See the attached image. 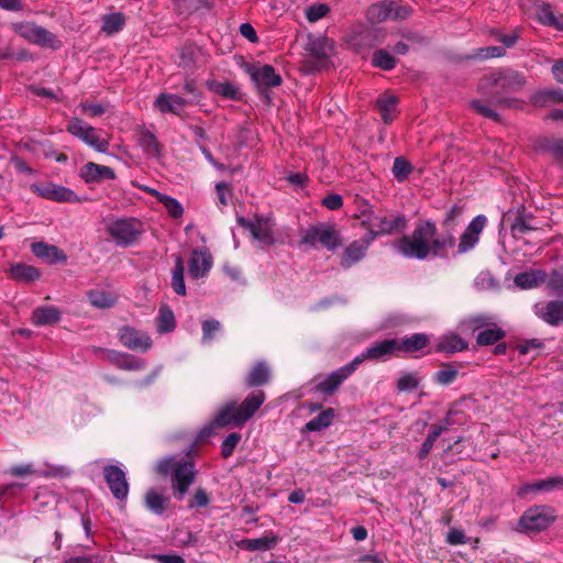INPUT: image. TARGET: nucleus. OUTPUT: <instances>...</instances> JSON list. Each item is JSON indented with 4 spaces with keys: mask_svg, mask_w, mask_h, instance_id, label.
Listing matches in <instances>:
<instances>
[{
    "mask_svg": "<svg viewBox=\"0 0 563 563\" xmlns=\"http://www.w3.org/2000/svg\"><path fill=\"white\" fill-rule=\"evenodd\" d=\"M372 64L384 70H390L396 66V58L385 49H378L373 54Z\"/></svg>",
    "mask_w": 563,
    "mask_h": 563,
    "instance_id": "obj_53",
    "label": "nucleus"
},
{
    "mask_svg": "<svg viewBox=\"0 0 563 563\" xmlns=\"http://www.w3.org/2000/svg\"><path fill=\"white\" fill-rule=\"evenodd\" d=\"M548 287L554 292L563 291V273L553 272L548 279Z\"/></svg>",
    "mask_w": 563,
    "mask_h": 563,
    "instance_id": "obj_64",
    "label": "nucleus"
},
{
    "mask_svg": "<svg viewBox=\"0 0 563 563\" xmlns=\"http://www.w3.org/2000/svg\"><path fill=\"white\" fill-rule=\"evenodd\" d=\"M467 349L466 342L456 334H449L442 336L438 344L437 351L443 353H455Z\"/></svg>",
    "mask_w": 563,
    "mask_h": 563,
    "instance_id": "obj_33",
    "label": "nucleus"
},
{
    "mask_svg": "<svg viewBox=\"0 0 563 563\" xmlns=\"http://www.w3.org/2000/svg\"><path fill=\"white\" fill-rule=\"evenodd\" d=\"M103 476L112 495L119 500H124L129 494L125 472L118 465H108L103 468Z\"/></svg>",
    "mask_w": 563,
    "mask_h": 563,
    "instance_id": "obj_15",
    "label": "nucleus"
},
{
    "mask_svg": "<svg viewBox=\"0 0 563 563\" xmlns=\"http://www.w3.org/2000/svg\"><path fill=\"white\" fill-rule=\"evenodd\" d=\"M358 366V360H352L349 364L329 374L317 384V390L324 395H332L339 386L350 377Z\"/></svg>",
    "mask_w": 563,
    "mask_h": 563,
    "instance_id": "obj_14",
    "label": "nucleus"
},
{
    "mask_svg": "<svg viewBox=\"0 0 563 563\" xmlns=\"http://www.w3.org/2000/svg\"><path fill=\"white\" fill-rule=\"evenodd\" d=\"M156 327L159 333L172 332L175 327V316L172 309L167 306H162L156 318Z\"/></svg>",
    "mask_w": 563,
    "mask_h": 563,
    "instance_id": "obj_42",
    "label": "nucleus"
},
{
    "mask_svg": "<svg viewBox=\"0 0 563 563\" xmlns=\"http://www.w3.org/2000/svg\"><path fill=\"white\" fill-rule=\"evenodd\" d=\"M213 264V258L210 251L202 246L197 247L192 251L189 260V275L194 279L203 278Z\"/></svg>",
    "mask_w": 563,
    "mask_h": 563,
    "instance_id": "obj_19",
    "label": "nucleus"
},
{
    "mask_svg": "<svg viewBox=\"0 0 563 563\" xmlns=\"http://www.w3.org/2000/svg\"><path fill=\"white\" fill-rule=\"evenodd\" d=\"M241 441V434L238 432L230 433L221 444V454L223 457H229L233 454L236 445Z\"/></svg>",
    "mask_w": 563,
    "mask_h": 563,
    "instance_id": "obj_57",
    "label": "nucleus"
},
{
    "mask_svg": "<svg viewBox=\"0 0 563 563\" xmlns=\"http://www.w3.org/2000/svg\"><path fill=\"white\" fill-rule=\"evenodd\" d=\"M530 100L534 106L539 107H545L550 102H563V90L550 89L538 91L531 96Z\"/></svg>",
    "mask_w": 563,
    "mask_h": 563,
    "instance_id": "obj_40",
    "label": "nucleus"
},
{
    "mask_svg": "<svg viewBox=\"0 0 563 563\" xmlns=\"http://www.w3.org/2000/svg\"><path fill=\"white\" fill-rule=\"evenodd\" d=\"M271 372L268 366L260 362L257 363L246 377V385L256 387L266 384L269 380Z\"/></svg>",
    "mask_w": 563,
    "mask_h": 563,
    "instance_id": "obj_39",
    "label": "nucleus"
},
{
    "mask_svg": "<svg viewBox=\"0 0 563 563\" xmlns=\"http://www.w3.org/2000/svg\"><path fill=\"white\" fill-rule=\"evenodd\" d=\"M139 144L146 155L151 157L159 156L161 145L152 132L143 130L139 136Z\"/></svg>",
    "mask_w": 563,
    "mask_h": 563,
    "instance_id": "obj_41",
    "label": "nucleus"
},
{
    "mask_svg": "<svg viewBox=\"0 0 563 563\" xmlns=\"http://www.w3.org/2000/svg\"><path fill=\"white\" fill-rule=\"evenodd\" d=\"M487 223V218L483 214L475 217L471 223L465 229L464 233L460 238V242L457 245V252L460 254L467 253L479 241V235L483 232L485 225Z\"/></svg>",
    "mask_w": 563,
    "mask_h": 563,
    "instance_id": "obj_17",
    "label": "nucleus"
},
{
    "mask_svg": "<svg viewBox=\"0 0 563 563\" xmlns=\"http://www.w3.org/2000/svg\"><path fill=\"white\" fill-rule=\"evenodd\" d=\"M547 148L556 161L563 164V140L550 141Z\"/></svg>",
    "mask_w": 563,
    "mask_h": 563,
    "instance_id": "obj_63",
    "label": "nucleus"
},
{
    "mask_svg": "<svg viewBox=\"0 0 563 563\" xmlns=\"http://www.w3.org/2000/svg\"><path fill=\"white\" fill-rule=\"evenodd\" d=\"M554 518L552 508L533 507L523 512L519 525L523 531H541L547 529Z\"/></svg>",
    "mask_w": 563,
    "mask_h": 563,
    "instance_id": "obj_11",
    "label": "nucleus"
},
{
    "mask_svg": "<svg viewBox=\"0 0 563 563\" xmlns=\"http://www.w3.org/2000/svg\"><path fill=\"white\" fill-rule=\"evenodd\" d=\"M547 282L543 269H530L515 276L514 283L520 289H532Z\"/></svg>",
    "mask_w": 563,
    "mask_h": 563,
    "instance_id": "obj_26",
    "label": "nucleus"
},
{
    "mask_svg": "<svg viewBox=\"0 0 563 563\" xmlns=\"http://www.w3.org/2000/svg\"><path fill=\"white\" fill-rule=\"evenodd\" d=\"M66 130L69 134L99 153H107L109 150V141L101 137L96 128L79 118H70Z\"/></svg>",
    "mask_w": 563,
    "mask_h": 563,
    "instance_id": "obj_7",
    "label": "nucleus"
},
{
    "mask_svg": "<svg viewBox=\"0 0 563 563\" xmlns=\"http://www.w3.org/2000/svg\"><path fill=\"white\" fill-rule=\"evenodd\" d=\"M412 170H413V166L404 156H397L394 159L391 172H393L394 177L398 181H400V183L405 181L408 178V176L412 173Z\"/></svg>",
    "mask_w": 563,
    "mask_h": 563,
    "instance_id": "obj_51",
    "label": "nucleus"
},
{
    "mask_svg": "<svg viewBox=\"0 0 563 563\" xmlns=\"http://www.w3.org/2000/svg\"><path fill=\"white\" fill-rule=\"evenodd\" d=\"M90 303L97 308H110L115 303V296L104 290H90L88 292Z\"/></svg>",
    "mask_w": 563,
    "mask_h": 563,
    "instance_id": "obj_49",
    "label": "nucleus"
},
{
    "mask_svg": "<svg viewBox=\"0 0 563 563\" xmlns=\"http://www.w3.org/2000/svg\"><path fill=\"white\" fill-rule=\"evenodd\" d=\"M247 550L256 551V550H268L273 548L276 543V540L273 538H257V539H249L244 541Z\"/></svg>",
    "mask_w": 563,
    "mask_h": 563,
    "instance_id": "obj_58",
    "label": "nucleus"
},
{
    "mask_svg": "<svg viewBox=\"0 0 563 563\" xmlns=\"http://www.w3.org/2000/svg\"><path fill=\"white\" fill-rule=\"evenodd\" d=\"M168 501L169 498L156 489H150L144 497L146 508L155 515H163L167 509Z\"/></svg>",
    "mask_w": 563,
    "mask_h": 563,
    "instance_id": "obj_31",
    "label": "nucleus"
},
{
    "mask_svg": "<svg viewBox=\"0 0 563 563\" xmlns=\"http://www.w3.org/2000/svg\"><path fill=\"white\" fill-rule=\"evenodd\" d=\"M534 313L550 325H558L563 321V300H552L533 306Z\"/></svg>",
    "mask_w": 563,
    "mask_h": 563,
    "instance_id": "obj_21",
    "label": "nucleus"
},
{
    "mask_svg": "<svg viewBox=\"0 0 563 563\" xmlns=\"http://www.w3.org/2000/svg\"><path fill=\"white\" fill-rule=\"evenodd\" d=\"M459 375V371L452 363H445L442 367L437 371L433 375V382L441 385L446 386L452 384Z\"/></svg>",
    "mask_w": 563,
    "mask_h": 563,
    "instance_id": "obj_47",
    "label": "nucleus"
},
{
    "mask_svg": "<svg viewBox=\"0 0 563 563\" xmlns=\"http://www.w3.org/2000/svg\"><path fill=\"white\" fill-rule=\"evenodd\" d=\"M107 358L118 368L122 371H141L145 368L146 362L135 355L118 352L114 350L107 351Z\"/></svg>",
    "mask_w": 563,
    "mask_h": 563,
    "instance_id": "obj_23",
    "label": "nucleus"
},
{
    "mask_svg": "<svg viewBox=\"0 0 563 563\" xmlns=\"http://www.w3.org/2000/svg\"><path fill=\"white\" fill-rule=\"evenodd\" d=\"M407 225L405 216L397 214L390 218L383 216H373L369 219V233L368 235H383L401 232Z\"/></svg>",
    "mask_w": 563,
    "mask_h": 563,
    "instance_id": "obj_13",
    "label": "nucleus"
},
{
    "mask_svg": "<svg viewBox=\"0 0 563 563\" xmlns=\"http://www.w3.org/2000/svg\"><path fill=\"white\" fill-rule=\"evenodd\" d=\"M32 192L37 195L41 198L52 200L55 202H69L75 203L79 202L80 199L71 189L56 185L53 183H44V184H32L30 186Z\"/></svg>",
    "mask_w": 563,
    "mask_h": 563,
    "instance_id": "obj_12",
    "label": "nucleus"
},
{
    "mask_svg": "<svg viewBox=\"0 0 563 563\" xmlns=\"http://www.w3.org/2000/svg\"><path fill=\"white\" fill-rule=\"evenodd\" d=\"M301 243L310 247L321 245L328 251H335L341 245L342 238L334 224L320 222L301 232Z\"/></svg>",
    "mask_w": 563,
    "mask_h": 563,
    "instance_id": "obj_6",
    "label": "nucleus"
},
{
    "mask_svg": "<svg viewBox=\"0 0 563 563\" xmlns=\"http://www.w3.org/2000/svg\"><path fill=\"white\" fill-rule=\"evenodd\" d=\"M493 324H496L495 318L493 316H476L471 320V325L473 327V330L478 332L481 330L492 327Z\"/></svg>",
    "mask_w": 563,
    "mask_h": 563,
    "instance_id": "obj_60",
    "label": "nucleus"
},
{
    "mask_svg": "<svg viewBox=\"0 0 563 563\" xmlns=\"http://www.w3.org/2000/svg\"><path fill=\"white\" fill-rule=\"evenodd\" d=\"M238 412L234 402H229L222 407L212 421V427L223 428L227 426L241 427L243 423H236Z\"/></svg>",
    "mask_w": 563,
    "mask_h": 563,
    "instance_id": "obj_30",
    "label": "nucleus"
},
{
    "mask_svg": "<svg viewBox=\"0 0 563 563\" xmlns=\"http://www.w3.org/2000/svg\"><path fill=\"white\" fill-rule=\"evenodd\" d=\"M106 230L117 246L128 247L137 241L144 227L136 218H117L107 222Z\"/></svg>",
    "mask_w": 563,
    "mask_h": 563,
    "instance_id": "obj_3",
    "label": "nucleus"
},
{
    "mask_svg": "<svg viewBox=\"0 0 563 563\" xmlns=\"http://www.w3.org/2000/svg\"><path fill=\"white\" fill-rule=\"evenodd\" d=\"M505 336V331L497 324L481 330L477 333L476 342L479 345H493Z\"/></svg>",
    "mask_w": 563,
    "mask_h": 563,
    "instance_id": "obj_45",
    "label": "nucleus"
},
{
    "mask_svg": "<svg viewBox=\"0 0 563 563\" xmlns=\"http://www.w3.org/2000/svg\"><path fill=\"white\" fill-rule=\"evenodd\" d=\"M373 240L374 235H367L363 239L353 241L351 244H349L343 252L341 266L344 268H349L353 264L361 261L365 256L366 251Z\"/></svg>",
    "mask_w": 563,
    "mask_h": 563,
    "instance_id": "obj_22",
    "label": "nucleus"
},
{
    "mask_svg": "<svg viewBox=\"0 0 563 563\" xmlns=\"http://www.w3.org/2000/svg\"><path fill=\"white\" fill-rule=\"evenodd\" d=\"M71 474V471L67 466H49L47 470L41 473L44 477H67Z\"/></svg>",
    "mask_w": 563,
    "mask_h": 563,
    "instance_id": "obj_62",
    "label": "nucleus"
},
{
    "mask_svg": "<svg viewBox=\"0 0 563 563\" xmlns=\"http://www.w3.org/2000/svg\"><path fill=\"white\" fill-rule=\"evenodd\" d=\"M397 353H399L398 339H388L372 344L354 360H358L360 365L365 360H386Z\"/></svg>",
    "mask_w": 563,
    "mask_h": 563,
    "instance_id": "obj_18",
    "label": "nucleus"
},
{
    "mask_svg": "<svg viewBox=\"0 0 563 563\" xmlns=\"http://www.w3.org/2000/svg\"><path fill=\"white\" fill-rule=\"evenodd\" d=\"M243 69L250 76L256 88L261 91L267 88L278 87L282 84L280 75L277 74L274 67L271 65H262L260 63H245L243 65Z\"/></svg>",
    "mask_w": 563,
    "mask_h": 563,
    "instance_id": "obj_10",
    "label": "nucleus"
},
{
    "mask_svg": "<svg viewBox=\"0 0 563 563\" xmlns=\"http://www.w3.org/2000/svg\"><path fill=\"white\" fill-rule=\"evenodd\" d=\"M239 224L250 231L252 238L261 246H269L275 243V222L271 216H255L253 219H238Z\"/></svg>",
    "mask_w": 563,
    "mask_h": 563,
    "instance_id": "obj_8",
    "label": "nucleus"
},
{
    "mask_svg": "<svg viewBox=\"0 0 563 563\" xmlns=\"http://www.w3.org/2000/svg\"><path fill=\"white\" fill-rule=\"evenodd\" d=\"M11 30L31 44L53 51L62 47V42L47 29L33 21H19L10 24Z\"/></svg>",
    "mask_w": 563,
    "mask_h": 563,
    "instance_id": "obj_5",
    "label": "nucleus"
},
{
    "mask_svg": "<svg viewBox=\"0 0 563 563\" xmlns=\"http://www.w3.org/2000/svg\"><path fill=\"white\" fill-rule=\"evenodd\" d=\"M120 342L129 350L146 352L152 347V340L146 332L132 327H122L119 331Z\"/></svg>",
    "mask_w": 563,
    "mask_h": 563,
    "instance_id": "obj_16",
    "label": "nucleus"
},
{
    "mask_svg": "<svg viewBox=\"0 0 563 563\" xmlns=\"http://www.w3.org/2000/svg\"><path fill=\"white\" fill-rule=\"evenodd\" d=\"M221 323L216 319L202 322V343H210L214 339V334L220 332Z\"/></svg>",
    "mask_w": 563,
    "mask_h": 563,
    "instance_id": "obj_56",
    "label": "nucleus"
},
{
    "mask_svg": "<svg viewBox=\"0 0 563 563\" xmlns=\"http://www.w3.org/2000/svg\"><path fill=\"white\" fill-rule=\"evenodd\" d=\"M60 320V311L54 306H42L34 309L32 323L42 327L57 323Z\"/></svg>",
    "mask_w": 563,
    "mask_h": 563,
    "instance_id": "obj_28",
    "label": "nucleus"
},
{
    "mask_svg": "<svg viewBox=\"0 0 563 563\" xmlns=\"http://www.w3.org/2000/svg\"><path fill=\"white\" fill-rule=\"evenodd\" d=\"M421 383V377L418 373L406 372L400 374L397 379L396 388L399 393L416 390Z\"/></svg>",
    "mask_w": 563,
    "mask_h": 563,
    "instance_id": "obj_48",
    "label": "nucleus"
},
{
    "mask_svg": "<svg viewBox=\"0 0 563 563\" xmlns=\"http://www.w3.org/2000/svg\"><path fill=\"white\" fill-rule=\"evenodd\" d=\"M537 228L531 223L525 212H519L510 227L511 234L515 239H519L522 234L536 230Z\"/></svg>",
    "mask_w": 563,
    "mask_h": 563,
    "instance_id": "obj_50",
    "label": "nucleus"
},
{
    "mask_svg": "<svg viewBox=\"0 0 563 563\" xmlns=\"http://www.w3.org/2000/svg\"><path fill=\"white\" fill-rule=\"evenodd\" d=\"M80 177L86 183H98L104 179H114L115 174L114 170L108 166L89 162L80 168Z\"/></svg>",
    "mask_w": 563,
    "mask_h": 563,
    "instance_id": "obj_25",
    "label": "nucleus"
},
{
    "mask_svg": "<svg viewBox=\"0 0 563 563\" xmlns=\"http://www.w3.org/2000/svg\"><path fill=\"white\" fill-rule=\"evenodd\" d=\"M155 470L161 475L172 473V487L175 497L179 500L186 495L195 479L194 464L189 461H178L173 456L159 460Z\"/></svg>",
    "mask_w": 563,
    "mask_h": 563,
    "instance_id": "obj_2",
    "label": "nucleus"
},
{
    "mask_svg": "<svg viewBox=\"0 0 563 563\" xmlns=\"http://www.w3.org/2000/svg\"><path fill=\"white\" fill-rule=\"evenodd\" d=\"M101 21V32L112 36L123 30L126 19L122 12H112L103 14Z\"/></svg>",
    "mask_w": 563,
    "mask_h": 563,
    "instance_id": "obj_29",
    "label": "nucleus"
},
{
    "mask_svg": "<svg viewBox=\"0 0 563 563\" xmlns=\"http://www.w3.org/2000/svg\"><path fill=\"white\" fill-rule=\"evenodd\" d=\"M333 418H334V410L332 408H329V409L320 412L313 419L309 420L306 423V429L308 431H313V432L321 431V430L328 428L332 423Z\"/></svg>",
    "mask_w": 563,
    "mask_h": 563,
    "instance_id": "obj_46",
    "label": "nucleus"
},
{
    "mask_svg": "<svg viewBox=\"0 0 563 563\" xmlns=\"http://www.w3.org/2000/svg\"><path fill=\"white\" fill-rule=\"evenodd\" d=\"M471 107L478 114H481V115H483L485 118H488V119H492V120H495V121L498 120L497 112L492 107H489L488 104H485L484 102H482L479 100L471 101Z\"/></svg>",
    "mask_w": 563,
    "mask_h": 563,
    "instance_id": "obj_59",
    "label": "nucleus"
},
{
    "mask_svg": "<svg viewBox=\"0 0 563 563\" xmlns=\"http://www.w3.org/2000/svg\"><path fill=\"white\" fill-rule=\"evenodd\" d=\"M329 12L330 7L327 3H312L305 10V15L310 23H316L327 16Z\"/></svg>",
    "mask_w": 563,
    "mask_h": 563,
    "instance_id": "obj_54",
    "label": "nucleus"
},
{
    "mask_svg": "<svg viewBox=\"0 0 563 563\" xmlns=\"http://www.w3.org/2000/svg\"><path fill=\"white\" fill-rule=\"evenodd\" d=\"M207 88L219 96L225 97L228 99L235 100L239 96V89L235 85L230 81H218V80H207Z\"/></svg>",
    "mask_w": 563,
    "mask_h": 563,
    "instance_id": "obj_37",
    "label": "nucleus"
},
{
    "mask_svg": "<svg viewBox=\"0 0 563 563\" xmlns=\"http://www.w3.org/2000/svg\"><path fill=\"white\" fill-rule=\"evenodd\" d=\"M11 276L18 282H33L40 277L37 268L23 264L16 263L10 267Z\"/></svg>",
    "mask_w": 563,
    "mask_h": 563,
    "instance_id": "obj_38",
    "label": "nucleus"
},
{
    "mask_svg": "<svg viewBox=\"0 0 563 563\" xmlns=\"http://www.w3.org/2000/svg\"><path fill=\"white\" fill-rule=\"evenodd\" d=\"M455 244V239L452 234L445 236L433 238L429 242L430 255L432 256H445L446 251L452 249Z\"/></svg>",
    "mask_w": 563,
    "mask_h": 563,
    "instance_id": "obj_44",
    "label": "nucleus"
},
{
    "mask_svg": "<svg viewBox=\"0 0 563 563\" xmlns=\"http://www.w3.org/2000/svg\"><path fill=\"white\" fill-rule=\"evenodd\" d=\"M563 487V476L549 477L533 484H526L521 488V493L529 492H552L556 488Z\"/></svg>",
    "mask_w": 563,
    "mask_h": 563,
    "instance_id": "obj_35",
    "label": "nucleus"
},
{
    "mask_svg": "<svg viewBox=\"0 0 563 563\" xmlns=\"http://www.w3.org/2000/svg\"><path fill=\"white\" fill-rule=\"evenodd\" d=\"M446 426H433L427 439L421 445V449L418 453V457L423 460L428 456L430 451L432 450L437 439L446 430Z\"/></svg>",
    "mask_w": 563,
    "mask_h": 563,
    "instance_id": "obj_52",
    "label": "nucleus"
},
{
    "mask_svg": "<svg viewBox=\"0 0 563 563\" xmlns=\"http://www.w3.org/2000/svg\"><path fill=\"white\" fill-rule=\"evenodd\" d=\"M429 343V338L423 333H415L410 336L398 339L399 352L413 353L422 350Z\"/></svg>",
    "mask_w": 563,
    "mask_h": 563,
    "instance_id": "obj_32",
    "label": "nucleus"
},
{
    "mask_svg": "<svg viewBox=\"0 0 563 563\" xmlns=\"http://www.w3.org/2000/svg\"><path fill=\"white\" fill-rule=\"evenodd\" d=\"M264 400L265 395L263 391H256L247 396L236 408L238 417L235 422L244 424L262 406Z\"/></svg>",
    "mask_w": 563,
    "mask_h": 563,
    "instance_id": "obj_24",
    "label": "nucleus"
},
{
    "mask_svg": "<svg viewBox=\"0 0 563 563\" xmlns=\"http://www.w3.org/2000/svg\"><path fill=\"white\" fill-rule=\"evenodd\" d=\"M437 227L431 221H421L415 228L410 236L400 238L395 247L409 258L424 260L430 256L429 242L434 238Z\"/></svg>",
    "mask_w": 563,
    "mask_h": 563,
    "instance_id": "obj_1",
    "label": "nucleus"
},
{
    "mask_svg": "<svg viewBox=\"0 0 563 563\" xmlns=\"http://www.w3.org/2000/svg\"><path fill=\"white\" fill-rule=\"evenodd\" d=\"M485 81L495 89L496 103L504 107H511L515 100L501 98L499 95L518 91L526 82L521 74L511 69L492 73L485 77Z\"/></svg>",
    "mask_w": 563,
    "mask_h": 563,
    "instance_id": "obj_4",
    "label": "nucleus"
},
{
    "mask_svg": "<svg viewBox=\"0 0 563 563\" xmlns=\"http://www.w3.org/2000/svg\"><path fill=\"white\" fill-rule=\"evenodd\" d=\"M505 54V49L499 46H487L478 48L475 56L481 59H488L493 57H500Z\"/></svg>",
    "mask_w": 563,
    "mask_h": 563,
    "instance_id": "obj_61",
    "label": "nucleus"
},
{
    "mask_svg": "<svg viewBox=\"0 0 563 563\" xmlns=\"http://www.w3.org/2000/svg\"><path fill=\"white\" fill-rule=\"evenodd\" d=\"M32 252L36 257L47 260L49 263H65L67 261L63 251L44 242L33 243Z\"/></svg>",
    "mask_w": 563,
    "mask_h": 563,
    "instance_id": "obj_27",
    "label": "nucleus"
},
{
    "mask_svg": "<svg viewBox=\"0 0 563 563\" xmlns=\"http://www.w3.org/2000/svg\"><path fill=\"white\" fill-rule=\"evenodd\" d=\"M184 274H185L184 261L180 256H177L175 258V265L172 271L170 285H172L173 290L179 296H185L187 294Z\"/></svg>",
    "mask_w": 563,
    "mask_h": 563,
    "instance_id": "obj_34",
    "label": "nucleus"
},
{
    "mask_svg": "<svg viewBox=\"0 0 563 563\" xmlns=\"http://www.w3.org/2000/svg\"><path fill=\"white\" fill-rule=\"evenodd\" d=\"M191 103V100L185 99L176 93L164 92L156 97L154 108L163 114L172 113L180 115L186 106Z\"/></svg>",
    "mask_w": 563,
    "mask_h": 563,
    "instance_id": "obj_20",
    "label": "nucleus"
},
{
    "mask_svg": "<svg viewBox=\"0 0 563 563\" xmlns=\"http://www.w3.org/2000/svg\"><path fill=\"white\" fill-rule=\"evenodd\" d=\"M398 99L396 96H384L377 100L380 117L385 123H390L397 109Z\"/></svg>",
    "mask_w": 563,
    "mask_h": 563,
    "instance_id": "obj_43",
    "label": "nucleus"
},
{
    "mask_svg": "<svg viewBox=\"0 0 563 563\" xmlns=\"http://www.w3.org/2000/svg\"><path fill=\"white\" fill-rule=\"evenodd\" d=\"M554 12L551 9V5L549 3H540L536 5L534 10V18L536 20L544 25V26H551L554 20Z\"/></svg>",
    "mask_w": 563,
    "mask_h": 563,
    "instance_id": "obj_55",
    "label": "nucleus"
},
{
    "mask_svg": "<svg viewBox=\"0 0 563 563\" xmlns=\"http://www.w3.org/2000/svg\"><path fill=\"white\" fill-rule=\"evenodd\" d=\"M411 10L407 5L395 1H380L372 4L366 12V18L371 23H382L387 20L401 21L409 18Z\"/></svg>",
    "mask_w": 563,
    "mask_h": 563,
    "instance_id": "obj_9",
    "label": "nucleus"
},
{
    "mask_svg": "<svg viewBox=\"0 0 563 563\" xmlns=\"http://www.w3.org/2000/svg\"><path fill=\"white\" fill-rule=\"evenodd\" d=\"M148 192L165 207L172 218L178 219L183 216L184 208L178 200L155 189H151Z\"/></svg>",
    "mask_w": 563,
    "mask_h": 563,
    "instance_id": "obj_36",
    "label": "nucleus"
}]
</instances>
